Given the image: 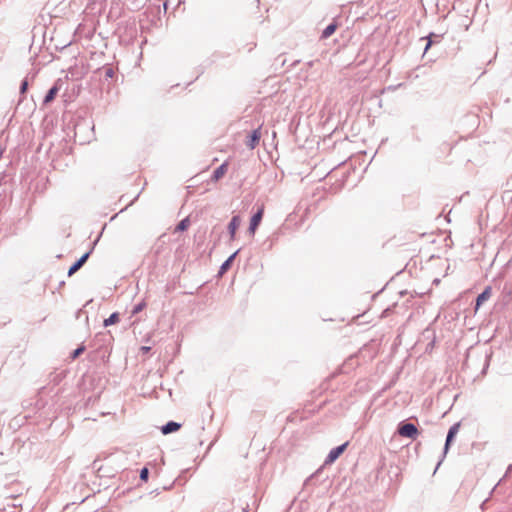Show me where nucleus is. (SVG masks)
Masks as SVG:
<instances>
[{"label": "nucleus", "instance_id": "f3484780", "mask_svg": "<svg viewBox=\"0 0 512 512\" xmlns=\"http://www.w3.org/2000/svg\"><path fill=\"white\" fill-rule=\"evenodd\" d=\"M27 88H28V82L25 80V81L22 82V85H21V88H20V92L22 94H24L27 91Z\"/></svg>", "mask_w": 512, "mask_h": 512}, {"label": "nucleus", "instance_id": "39448f33", "mask_svg": "<svg viewBox=\"0 0 512 512\" xmlns=\"http://www.w3.org/2000/svg\"><path fill=\"white\" fill-rule=\"evenodd\" d=\"M262 134H261V129L258 128V129H255L249 136V139L247 141V146L250 148V149H254L256 148V146H258L259 144V141H260V138H261Z\"/></svg>", "mask_w": 512, "mask_h": 512}, {"label": "nucleus", "instance_id": "f03ea898", "mask_svg": "<svg viewBox=\"0 0 512 512\" xmlns=\"http://www.w3.org/2000/svg\"><path fill=\"white\" fill-rule=\"evenodd\" d=\"M347 446H348V442H346V443H344V444H342V445H340V446H338L336 448H333L329 452V454H328V456H327V458L325 460V464L326 465H330L333 462H335L338 459V457L345 451Z\"/></svg>", "mask_w": 512, "mask_h": 512}, {"label": "nucleus", "instance_id": "ddd939ff", "mask_svg": "<svg viewBox=\"0 0 512 512\" xmlns=\"http://www.w3.org/2000/svg\"><path fill=\"white\" fill-rule=\"evenodd\" d=\"M119 322V315L118 313H113L110 315L109 318L104 320V326L108 327L110 325L116 324Z\"/></svg>", "mask_w": 512, "mask_h": 512}, {"label": "nucleus", "instance_id": "6ab92c4d", "mask_svg": "<svg viewBox=\"0 0 512 512\" xmlns=\"http://www.w3.org/2000/svg\"><path fill=\"white\" fill-rule=\"evenodd\" d=\"M144 307V304H139L138 306L135 307L134 309V313H138L139 311H141Z\"/></svg>", "mask_w": 512, "mask_h": 512}, {"label": "nucleus", "instance_id": "f257e3e1", "mask_svg": "<svg viewBox=\"0 0 512 512\" xmlns=\"http://www.w3.org/2000/svg\"><path fill=\"white\" fill-rule=\"evenodd\" d=\"M398 433L402 437H407V438H412V439H415L419 434L417 427L412 423H406V424L401 425L398 429Z\"/></svg>", "mask_w": 512, "mask_h": 512}, {"label": "nucleus", "instance_id": "7ed1b4c3", "mask_svg": "<svg viewBox=\"0 0 512 512\" xmlns=\"http://www.w3.org/2000/svg\"><path fill=\"white\" fill-rule=\"evenodd\" d=\"M264 213V208L261 207L258 212L251 218L249 231L254 234L257 227L259 226Z\"/></svg>", "mask_w": 512, "mask_h": 512}, {"label": "nucleus", "instance_id": "6e6552de", "mask_svg": "<svg viewBox=\"0 0 512 512\" xmlns=\"http://www.w3.org/2000/svg\"><path fill=\"white\" fill-rule=\"evenodd\" d=\"M89 257V253L84 254L77 262H75L68 271V275L72 276L75 272H77L87 261Z\"/></svg>", "mask_w": 512, "mask_h": 512}, {"label": "nucleus", "instance_id": "412c9836", "mask_svg": "<svg viewBox=\"0 0 512 512\" xmlns=\"http://www.w3.org/2000/svg\"><path fill=\"white\" fill-rule=\"evenodd\" d=\"M431 43H432L431 40H429L427 45H426V47H425V51H427L430 48Z\"/></svg>", "mask_w": 512, "mask_h": 512}, {"label": "nucleus", "instance_id": "20e7f679", "mask_svg": "<svg viewBox=\"0 0 512 512\" xmlns=\"http://www.w3.org/2000/svg\"><path fill=\"white\" fill-rule=\"evenodd\" d=\"M60 83L61 80H57L53 87L48 91L47 95L44 98V104L51 103L55 99L61 87Z\"/></svg>", "mask_w": 512, "mask_h": 512}, {"label": "nucleus", "instance_id": "dca6fc26", "mask_svg": "<svg viewBox=\"0 0 512 512\" xmlns=\"http://www.w3.org/2000/svg\"><path fill=\"white\" fill-rule=\"evenodd\" d=\"M85 350V347L84 346H81L79 348H77L74 352H73V355H72V358L75 359L77 358L80 354L83 353V351Z\"/></svg>", "mask_w": 512, "mask_h": 512}, {"label": "nucleus", "instance_id": "2eb2a0df", "mask_svg": "<svg viewBox=\"0 0 512 512\" xmlns=\"http://www.w3.org/2000/svg\"><path fill=\"white\" fill-rule=\"evenodd\" d=\"M149 471L148 468H143L140 472V479L144 482L148 481Z\"/></svg>", "mask_w": 512, "mask_h": 512}, {"label": "nucleus", "instance_id": "4468645a", "mask_svg": "<svg viewBox=\"0 0 512 512\" xmlns=\"http://www.w3.org/2000/svg\"><path fill=\"white\" fill-rule=\"evenodd\" d=\"M190 222L189 219H183L176 227V231H184L188 228Z\"/></svg>", "mask_w": 512, "mask_h": 512}, {"label": "nucleus", "instance_id": "aec40b11", "mask_svg": "<svg viewBox=\"0 0 512 512\" xmlns=\"http://www.w3.org/2000/svg\"><path fill=\"white\" fill-rule=\"evenodd\" d=\"M149 350H150V347H148V346H142V347L140 348V351H141L142 353H144V354H145V353H148V352H149Z\"/></svg>", "mask_w": 512, "mask_h": 512}, {"label": "nucleus", "instance_id": "9d476101", "mask_svg": "<svg viewBox=\"0 0 512 512\" xmlns=\"http://www.w3.org/2000/svg\"><path fill=\"white\" fill-rule=\"evenodd\" d=\"M228 170V162H224L222 165H220L213 173L212 179L214 181L220 180L227 172Z\"/></svg>", "mask_w": 512, "mask_h": 512}, {"label": "nucleus", "instance_id": "0eeeda50", "mask_svg": "<svg viewBox=\"0 0 512 512\" xmlns=\"http://www.w3.org/2000/svg\"><path fill=\"white\" fill-rule=\"evenodd\" d=\"M240 224H241V219H240L239 216H234L231 219V221L229 223V226H228V229H229V232H230V236H231V240H234L236 231L239 228Z\"/></svg>", "mask_w": 512, "mask_h": 512}, {"label": "nucleus", "instance_id": "a211bd4d", "mask_svg": "<svg viewBox=\"0 0 512 512\" xmlns=\"http://www.w3.org/2000/svg\"><path fill=\"white\" fill-rule=\"evenodd\" d=\"M233 257H234V255H232V256H231V257H230V258H229V259H228V260H227V261L222 265V267H221V269H222V270H225V269L228 267V265H229V264H230V262L232 261Z\"/></svg>", "mask_w": 512, "mask_h": 512}, {"label": "nucleus", "instance_id": "f8f14e48", "mask_svg": "<svg viewBox=\"0 0 512 512\" xmlns=\"http://www.w3.org/2000/svg\"><path fill=\"white\" fill-rule=\"evenodd\" d=\"M336 29H337V24L331 23L323 30L322 38L326 39V38L330 37L336 31Z\"/></svg>", "mask_w": 512, "mask_h": 512}, {"label": "nucleus", "instance_id": "9b49d317", "mask_svg": "<svg viewBox=\"0 0 512 512\" xmlns=\"http://www.w3.org/2000/svg\"><path fill=\"white\" fill-rule=\"evenodd\" d=\"M180 427H181V425L179 423L171 421V422H168L166 425H164L161 430H162V433L166 435V434H169V433L179 430Z\"/></svg>", "mask_w": 512, "mask_h": 512}, {"label": "nucleus", "instance_id": "1a4fd4ad", "mask_svg": "<svg viewBox=\"0 0 512 512\" xmlns=\"http://www.w3.org/2000/svg\"><path fill=\"white\" fill-rule=\"evenodd\" d=\"M459 429H460V423L459 422L455 423L453 426L450 427V429L448 431L446 443H445V450L448 449L449 445L451 444L453 438L458 433Z\"/></svg>", "mask_w": 512, "mask_h": 512}, {"label": "nucleus", "instance_id": "423d86ee", "mask_svg": "<svg viewBox=\"0 0 512 512\" xmlns=\"http://www.w3.org/2000/svg\"><path fill=\"white\" fill-rule=\"evenodd\" d=\"M491 294H492L491 287L490 286L486 287L485 290L477 297L475 312L478 311V309L484 302H486L490 299Z\"/></svg>", "mask_w": 512, "mask_h": 512}]
</instances>
